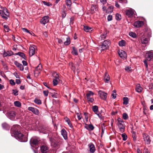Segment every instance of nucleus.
Here are the masks:
<instances>
[{
  "mask_svg": "<svg viewBox=\"0 0 153 153\" xmlns=\"http://www.w3.org/2000/svg\"><path fill=\"white\" fill-rule=\"evenodd\" d=\"M12 136H14L16 139L21 142H26L27 140V138L19 131H17L15 134H13Z\"/></svg>",
  "mask_w": 153,
  "mask_h": 153,
  "instance_id": "obj_1",
  "label": "nucleus"
},
{
  "mask_svg": "<svg viewBox=\"0 0 153 153\" xmlns=\"http://www.w3.org/2000/svg\"><path fill=\"white\" fill-rule=\"evenodd\" d=\"M146 55L147 57L146 59L144 60V62L146 68H147L148 65L147 61H150L152 59L153 57V52L151 51H149L146 53Z\"/></svg>",
  "mask_w": 153,
  "mask_h": 153,
  "instance_id": "obj_2",
  "label": "nucleus"
},
{
  "mask_svg": "<svg viewBox=\"0 0 153 153\" xmlns=\"http://www.w3.org/2000/svg\"><path fill=\"white\" fill-rule=\"evenodd\" d=\"M117 125L121 132H124V131L125 126L124 122L120 118L117 119Z\"/></svg>",
  "mask_w": 153,
  "mask_h": 153,
  "instance_id": "obj_3",
  "label": "nucleus"
},
{
  "mask_svg": "<svg viewBox=\"0 0 153 153\" xmlns=\"http://www.w3.org/2000/svg\"><path fill=\"white\" fill-rule=\"evenodd\" d=\"M52 76L53 77V84L55 86L57 85L60 81L59 76V74L55 72L52 74Z\"/></svg>",
  "mask_w": 153,
  "mask_h": 153,
  "instance_id": "obj_4",
  "label": "nucleus"
},
{
  "mask_svg": "<svg viewBox=\"0 0 153 153\" xmlns=\"http://www.w3.org/2000/svg\"><path fill=\"white\" fill-rule=\"evenodd\" d=\"M110 42L109 40H104L101 46V51H103L107 49L110 45Z\"/></svg>",
  "mask_w": 153,
  "mask_h": 153,
  "instance_id": "obj_5",
  "label": "nucleus"
},
{
  "mask_svg": "<svg viewBox=\"0 0 153 153\" xmlns=\"http://www.w3.org/2000/svg\"><path fill=\"white\" fill-rule=\"evenodd\" d=\"M50 140L51 142V146L52 147L56 148H58L59 147V145L57 141L52 138H50Z\"/></svg>",
  "mask_w": 153,
  "mask_h": 153,
  "instance_id": "obj_6",
  "label": "nucleus"
},
{
  "mask_svg": "<svg viewBox=\"0 0 153 153\" xmlns=\"http://www.w3.org/2000/svg\"><path fill=\"white\" fill-rule=\"evenodd\" d=\"M39 141L36 138H32L30 140V143L32 146L34 147L38 144Z\"/></svg>",
  "mask_w": 153,
  "mask_h": 153,
  "instance_id": "obj_7",
  "label": "nucleus"
},
{
  "mask_svg": "<svg viewBox=\"0 0 153 153\" xmlns=\"http://www.w3.org/2000/svg\"><path fill=\"white\" fill-rule=\"evenodd\" d=\"M19 128V126L18 125H15L13 126L11 130V132L12 135H13V134H15L16 132L18 131V129Z\"/></svg>",
  "mask_w": 153,
  "mask_h": 153,
  "instance_id": "obj_8",
  "label": "nucleus"
},
{
  "mask_svg": "<svg viewBox=\"0 0 153 153\" xmlns=\"http://www.w3.org/2000/svg\"><path fill=\"white\" fill-rule=\"evenodd\" d=\"M120 56L123 59H126L127 57V54L126 52L122 50H120L118 51Z\"/></svg>",
  "mask_w": 153,
  "mask_h": 153,
  "instance_id": "obj_9",
  "label": "nucleus"
},
{
  "mask_svg": "<svg viewBox=\"0 0 153 153\" xmlns=\"http://www.w3.org/2000/svg\"><path fill=\"white\" fill-rule=\"evenodd\" d=\"M94 94V93L90 91H89L87 94L88 100L91 102H93L94 101V99L92 97Z\"/></svg>",
  "mask_w": 153,
  "mask_h": 153,
  "instance_id": "obj_10",
  "label": "nucleus"
},
{
  "mask_svg": "<svg viewBox=\"0 0 153 153\" xmlns=\"http://www.w3.org/2000/svg\"><path fill=\"white\" fill-rule=\"evenodd\" d=\"M49 21V17L47 16H46L43 17L42 19H41L40 22L41 24L44 25L45 24L48 23Z\"/></svg>",
  "mask_w": 153,
  "mask_h": 153,
  "instance_id": "obj_11",
  "label": "nucleus"
},
{
  "mask_svg": "<svg viewBox=\"0 0 153 153\" xmlns=\"http://www.w3.org/2000/svg\"><path fill=\"white\" fill-rule=\"evenodd\" d=\"M144 25L143 22L142 21H137L135 22L134 23L133 25L137 28H138L143 26Z\"/></svg>",
  "mask_w": 153,
  "mask_h": 153,
  "instance_id": "obj_12",
  "label": "nucleus"
},
{
  "mask_svg": "<svg viewBox=\"0 0 153 153\" xmlns=\"http://www.w3.org/2000/svg\"><path fill=\"white\" fill-rule=\"evenodd\" d=\"M28 110L32 111L33 113L36 115H38L39 112L38 110L35 108L30 107L28 108Z\"/></svg>",
  "mask_w": 153,
  "mask_h": 153,
  "instance_id": "obj_13",
  "label": "nucleus"
},
{
  "mask_svg": "<svg viewBox=\"0 0 153 153\" xmlns=\"http://www.w3.org/2000/svg\"><path fill=\"white\" fill-rule=\"evenodd\" d=\"M98 94L101 98L103 100H105L107 98V94L103 91H100Z\"/></svg>",
  "mask_w": 153,
  "mask_h": 153,
  "instance_id": "obj_14",
  "label": "nucleus"
},
{
  "mask_svg": "<svg viewBox=\"0 0 153 153\" xmlns=\"http://www.w3.org/2000/svg\"><path fill=\"white\" fill-rule=\"evenodd\" d=\"M103 80L105 83H109L110 82V77L107 72L105 73Z\"/></svg>",
  "mask_w": 153,
  "mask_h": 153,
  "instance_id": "obj_15",
  "label": "nucleus"
},
{
  "mask_svg": "<svg viewBox=\"0 0 153 153\" xmlns=\"http://www.w3.org/2000/svg\"><path fill=\"white\" fill-rule=\"evenodd\" d=\"M143 136L145 143L148 144H150L151 140L149 138V137L146 134H143Z\"/></svg>",
  "mask_w": 153,
  "mask_h": 153,
  "instance_id": "obj_16",
  "label": "nucleus"
},
{
  "mask_svg": "<svg viewBox=\"0 0 153 153\" xmlns=\"http://www.w3.org/2000/svg\"><path fill=\"white\" fill-rule=\"evenodd\" d=\"M7 115L9 118L13 120L14 119L16 115V113L14 111H11L8 112Z\"/></svg>",
  "mask_w": 153,
  "mask_h": 153,
  "instance_id": "obj_17",
  "label": "nucleus"
},
{
  "mask_svg": "<svg viewBox=\"0 0 153 153\" xmlns=\"http://www.w3.org/2000/svg\"><path fill=\"white\" fill-rule=\"evenodd\" d=\"M134 10L132 9H130L126 11V15L128 17H132L134 13Z\"/></svg>",
  "mask_w": 153,
  "mask_h": 153,
  "instance_id": "obj_18",
  "label": "nucleus"
},
{
  "mask_svg": "<svg viewBox=\"0 0 153 153\" xmlns=\"http://www.w3.org/2000/svg\"><path fill=\"white\" fill-rule=\"evenodd\" d=\"M88 146L89 147L90 152L91 153L94 152L96 150L94 145L92 143H91L88 145Z\"/></svg>",
  "mask_w": 153,
  "mask_h": 153,
  "instance_id": "obj_19",
  "label": "nucleus"
},
{
  "mask_svg": "<svg viewBox=\"0 0 153 153\" xmlns=\"http://www.w3.org/2000/svg\"><path fill=\"white\" fill-rule=\"evenodd\" d=\"M35 48L33 46H30L29 48V54L30 56H33L35 53Z\"/></svg>",
  "mask_w": 153,
  "mask_h": 153,
  "instance_id": "obj_20",
  "label": "nucleus"
},
{
  "mask_svg": "<svg viewBox=\"0 0 153 153\" xmlns=\"http://www.w3.org/2000/svg\"><path fill=\"white\" fill-rule=\"evenodd\" d=\"M42 68V65H41L39 64L35 68V70L34 71V74H38L40 73Z\"/></svg>",
  "mask_w": 153,
  "mask_h": 153,
  "instance_id": "obj_21",
  "label": "nucleus"
},
{
  "mask_svg": "<svg viewBox=\"0 0 153 153\" xmlns=\"http://www.w3.org/2000/svg\"><path fill=\"white\" fill-rule=\"evenodd\" d=\"M93 111L97 114L99 117H100V114L98 111V107L96 105L92 107Z\"/></svg>",
  "mask_w": 153,
  "mask_h": 153,
  "instance_id": "obj_22",
  "label": "nucleus"
},
{
  "mask_svg": "<svg viewBox=\"0 0 153 153\" xmlns=\"http://www.w3.org/2000/svg\"><path fill=\"white\" fill-rule=\"evenodd\" d=\"M14 64L19 68L20 70L23 71L24 70V67L22 64L19 63L17 61L14 62Z\"/></svg>",
  "mask_w": 153,
  "mask_h": 153,
  "instance_id": "obj_23",
  "label": "nucleus"
},
{
  "mask_svg": "<svg viewBox=\"0 0 153 153\" xmlns=\"http://www.w3.org/2000/svg\"><path fill=\"white\" fill-rule=\"evenodd\" d=\"M61 132L62 135L64 139L65 140L67 139L68 138L67 134V132L63 128L62 129Z\"/></svg>",
  "mask_w": 153,
  "mask_h": 153,
  "instance_id": "obj_24",
  "label": "nucleus"
},
{
  "mask_svg": "<svg viewBox=\"0 0 153 153\" xmlns=\"http://www.w3.org/2000/svg\"><path fill=\"white\" fill-rule=\"evenodd\" d=\"M48 149V147L45 146L43 145L41 147V151L42 153H46Z\"/></svg>",
  "mask_w": 153,
  "mask_h": 153,
  "instance_id": "obj_25",
  "label": "nucleus"
},
{
  "mask_svg": "<svg viewBox=\"0 0 153 153\" xmlns=\"http://www.w3.org/2000/svg\"><path fill=\"white\" fill-rule=\"evenodd\" d=\"M143 88L140 86V84H138L136 87L135 90L138 93L142 91Z\"/></svg>",
  "mask_w": 153,
  "mask_h": 153,
  "instance_id": "obj_26",
  "label": "nucleus"
},
{
  "mask_svg": "<svg viewBox=\"0 0 153 153\" xmlns=\"http://www.w3.org/2000/svg\"><path fill=\"white\" fill-rule=\"evenodd\" d=\"M84 30L86 32H90L92 30V28L88 26H84Z\"/></svg>",
  "mask_w": 153,
  "mask_h": 153,
  "instance_id": "obj_27",
  "label": "nucleus"
},
{
  "mask_svg": "<svg viewBox=\"0 0 153 153\" xmlns=\"http://www.w3.org/2000/svg\"><path fill=\"white\" fill-rule=\"evenodd\" d=\"M97 6L95 5H92L91 7V13H94L95 11L96 10Z\"/></svg>",
  "mask_w": 153,
  "mask_h": 153,
  "instance_id": "obj_28",
  "label": "nucleus"
},
{
  "mask_svg": "<svg viewBox=\"0 0 153 153\" xmlns=\"http://www.w3.org/2000/svg\"><path fill=\"white\" fill-rule=\"evenodd\" d=\"M3 54L4 56H10L13 54V53L12 51L4 52Z\"/></svg>",
  "mask_w": 153,
  "mask_h": 153,
  "instance_id": "obj_29",
  "label": "nucleus"
},
{
  "mask_svg": "<svg viewBox=\"0 0 153 153\" xmlns=\"http://www.w3.org/2000/svg\"><path fill=\"white\" fill-rule=\"evenodd\" d=\"M113 9V7L112 6H110L106 10V12L108 13H111L112 12Z\"/></svg>",
  "mask_w": 153,
  "mask_h": 153,
  "instance_id": "obj_30",
  "label": "nucleus"
},
{
  "mask_svg": "<svg viewBox=\"0 0 153 153\" xmlns=\"http://www.w3.org/2000/svg\"><path fill=\"white\" fill-rule=\"evenodd\" d=\"M3 15L5 16H8L9 15L7 9L5 7H4L3 9Z\"/></svg>",
  "mask_w": 153,
  "mask_h": 153,
  "instance_id": "obj_31",
  "label": "nucleus"
},
{
  "mask_svg": "<svg viewBox=\"0 0 153 153\" xmlns=\"http://www.w3.org/2000/svg\"><path fill=\"white\" fill-rule=\"evenodd\" d=\"M65 119L67 123L69 125V126L71 128H73V126L72 124L71 123V122H70V121L69 119V118H68V117H66L65 118Z\"/></svg>",
  "mask_w": 153,
  "mask_h": 153,
  "instance_id": "obj_32",
  "label": "nucleus"
},
{
  "mask_svg": "<svg viewBox=\"0 0 153 153\" xmlns=\"http://www.w3.org/2000/svg\"><path fill=\"white\" fill-rule=\"evenodd\" d=\"M126 44V42L125 40H122L119 42V44L120 46H123L125 45Z\"/></svg>",
  "mask_w": 153,
  "mask_h": 153,
  "instance_id": "obj_33",
  "label": "nucleus"
},
{
  "mask_svg": "<svg viewBox=\"0 0 153 153\" xmlns=\"http://www.w3.org/2000/svg\"><path fill=\"white\" fill-rule=\"evenodd\" d=\"M3 27L4 31L6 32H8L10 30L9 27L7 25H3Z\"/></svg>",
  "mask_w": 153,
  "mask_h": 153,
  "instance_id": "obj_34",
  "label": "nucleus"
},
{
  "mask_svg": "<svg viewBox=\"0 0 153 153\" xmlns=\"http://www.w3.org/2000/svg\"><path fill=\"white\" fill-rule=\"evenodd\" d=\"M61 14L62 19L64 18L66 15V11L63 10L61 12Z\"/></svg>",
  "mask_w": 153,
  "mask_h": 153,
  "instance_id": "obj_35",
  "label": "nucleus"
},
{
  "mask_svg": "<svg viewBox=\"0 0 153 153\" xmlns=\"http://www.w3.org/2000/svg\"><path fill=\"white\" fill-rule=\"evenodd\" d=\"M72 48L73 51L72 52V53L74 55H77L78 54V53L76 49L74 47H73Z\"/></svg>",
  "mask_w": 153,
  "mask_h": 153,
  "instance_id": "obj_36",
  "label": "nucleus"
},
{
  "mask_svg": "<svg viewBox=\"0 0 153 153\" xmlns=\"http://www.w3.org/2000/svg\"><path fill=\"white\" fill-rule=\"evenodd\" d=\"M123 104L125 105L128 104V99L127 97H125L123 99Z\"/></svg>",
  "mask_w": 153,
  "mask_h": 153,
  "instance_id": "obj_37",
  "label": "nucleus"
},
{
  "mask_svg": "<svg viewBox=\"0 0 153 153\" xmlns=\"http://www.w3.org/2000/svg\"><path fill=\"white\" fill-rule=\"evenodd\" d=\"M129 35L131 37L133 38H135L136 37V34L132 32H130L129 33Z\"/></svg>",
  "mask_w": 153,
  "mask_h": 153,
  "instance_id": "obj_38",
  "label": "nucleus"
},
{
  "mask_svg": "<svg viewBox=\"0 0 153 153\" xmlns=\"http://www.w3.org/2000/svg\"><path fill=\"white\" fill-rule=\"evenodd\" d=\"M0 15L3 19H7V17L6 16L3 15V10H0Z\"/></svg>",
  "mask_w": 153,
  "mask_h": 153,
  "instance_id": "obj_39",
  "label": "nucleus"
},
{
  "mask_svg": "<svg viewBox=\"0 0 153 153\" xmlns=\"http://www.w3.org/2000/svg\"><path fill=\"white\" fill-rule=\"evenodd\" d=\"M65 3L68 7H70L71 6L72 3L70 0H66Z\"/></svg>",
  "mask_w": 153,
  "mask_h": 153,
  "instance_id": "obj_40",
  "label": "nucleus"
},
{
  "mask_svg": "<svg viewBox=\"0 0 153 153\" xmlns=\"http://www.w3.org/2000/svg\"><path fill=\"white\" fill-rule=\"evenodd\" d=\"M34 101L38 105L41 104L42 103L41 100L38 99H35Z\"/></svg>",
  "mask_w": 153,
  "mask_h": 153,
  "instance_id": "obj_41",
  "label": "nucleus"
},
{
  "mask_svg": "<svg viewBox=\"0 0 153 153\" xmlns=\"http://www.w3.org/2000/svg\"><path fill=\"white\" fill-rule=\"evenodd\" d=\"M15 105L17 107H20L21 106V103L19 101H16L14 102Z\"/></svg>",
  "mask_w": 153,
  "mask_h": 153,
  "instance_id": "obj_42",
  "label": "nucleus"
},
{
  "mask_svg": "<svg viewBox=\"0 0 153 153\" xmlns=\"http://www.w3.org/2000/svg\"><path fill=\"white\" fill-rule=\"evenodd\" d=\"M141 43L143 44H146L148 42V39H141Z\"/></svg>",
  "mask_w": 153,
  "mask_h": 153,
  "instance_id": "obj_43",
  "label": "nucleus"
},
{
  "mask_svg": "<svg viewBox=\"0 0 153 153\" xmlns=\"http://www.w3.org/2000/svg\"><path fill=\"white\" fill-rule=\"evenodd\" d=\"M69 66L74 71L75 69V68L74 66V64L72 62H71L69 64Z\"/></svg>",
  "mask_w": 153,
  "mask_h": 153,
  "instance_id": "obj_44",
  "label": "nucleus"
},
{
  "mask_svg": "<svg viewBox=\"0 0 153 153\" xmlns=\"http://www.w3.org/2000/svg\"><path fill=\"white\" fill-rule=\"evenodd\" d=\"M128 118V116L126 113H124L123 114V118L125 120H126Z\"/></svg>",
  "mask_w": 153,
  "mask_h": 153,
  "instance_id": "obj_45",
  "label": "nucleus"
},
{
  "mask_svg": "<svg viewBox=\"0 0 153 153\" xmlns=\"http://www.w3.org/2000/svg\"><path fill=\"white\" fill-rule=\"evenodd\" d=\"M42 2L43 4L47 6H50L52 5V4L50 2H47L44 1H42Z\"/></svg>",
  "mask_w": 153,
  "mask_h": 153,
  "instance_id": "obj_46",
  "label": "nucleus"
},
{
  "mask_svg": "<svg viewBox=\"0 0 153 153\" xmlns=\"http://www.w3.org/2000/svg\"><path fill=\"white\" fill-rule=\"evenodd\" d=\"M16 54L21 56L23 58H25V54L21 52H19Z\"/></svg>",
  "mask_w": 153,
  "mask_h": 153,
  "instance_id": "obj_47",
  "label": "nucleus"
},
{
  "mask_svg": "<svg viewBox=\"0 0 153 153\" xmlns=\"http://www.w3.org/2000/svg\"><path fill=\"white\" fill-rule=\"evenodd\" d=\"M70 43V39H67V40L66 41L64 42V44L65 45H68Z\"/></svg>",
  "mask_w": 153,
  "mask_h": 153,
  "instance_id": "obj_48",
  "label": "nucleus"
},
{
  "mask_svg": "<svg viewBox=\"0 0 153 153\" xmlns=\"http://www.w3.org/2000/svg\"><path fill=\"white\" fill-rule=\"evenodd\" d=\"M121 15L118 14L117 13L116 15V19L117 20H120L121 19Z\"/></svg>",
  "mask_w": 153,
  "mask_h": 153,
  "instance_id": "obj_49",
  "label": "nucleus"
},
{
  "mask_svg": "<svg viewBox=\"0 0 153 153\" xmlns=\"http://www.w3.org/2000/svg\"><path fill=\"white\" fill-rule=\"evenodd\" d=\"M122 136L123 137V139L124 140H126L127 139V135L125 134H123L122 135Z\"/></svg>",
  "mask_w": 153,
  "mask_h": 153,
  "instance_id": "obj_50",
  "label": "nucleus"
},
{
  "mask_svg": "<svg viewBox=\"0 0 153 153\" xmlns=\"http://www.w3.org/2000/svg\"><path fill=\"white\" fill-rule=\"evenodd\" d=\"M76 114L77 115L78 120H81V118H82V117L81 116V114L78 113H76Z\"/></svg>",
  "mask_w": 153,
  "mask_h": 153,
  "instance_id": "obj_51",
  "label": "nucleus"
},
{
  "mask_svg": "<svg viewBox=\"0 0 153 153\" xmlns=\"http://www.w3.org/2000/svg\"><path fill=\"white\" fill-rule=\"evenodd\" d=\"M112 15H109L107 17V19L108 21H109L112 20Z\"/></svg>",
  "mask_w": 153,
  "mask_h": 153,
  "instance_id": "obj_52",
  "label": "nucleus"
},
{
  "mask_svg": "<svg viewBox=\"0 0 153 153\" xmlns=\"http://www.w3.org/2000/svg\"><path fill=\"white\" fill-rule=\"evenodd\" d=\"M132 137L133 138V140H135L136 139V134L134 132H132Z\"/></svg>",
  "mask_w": 153,
  "mask_h": 153,
  "instance_id": "obj_53",
  "label": "nucleus"
},
{
  "mask_svg": "<svg viewBox=\"0 0 153 153\" xmlns=\"http://www.w3.org/2000/svg\"><path fill=\"white\" fill-rule=\"evenodd\" d=\"M10 84L12 85H14L15 84V83L13 79H10Z\"/></svg>",
  "mask_w": 153,
  "mask_h": 153,
  "instance_id": "obj_54",
  "label": "nucleus"
},
{
  "mask_svg": "<svg viewBox=\"0 0 153 153\" xmlns=\"http://www.w3.org/2000/svg\"><path fill=\"white\" fill-rule=\"evenodd\" d=\"M89 128L91 130H93L94 128V126L91 124H90L88 125Z\"/></svg>",
  "mask_w": 153,
  "mask_h": 153,
  "instance_id": "obj_55",
  "label": "nucleus"
},
{
  "mask_svg": "<svg viewBox=\"0 0 153 153\" xmlns=\"http://www.w3.org/2000/svg\"><path fill=\"white\" fill-rule=\"evenodd\" d=\"M43 93L45 96H47L48 94V91H44Z\"/></svg>",
  "mask_w": 153,
  "mask_h": 153,
  "instance_id": "obj_56",
  "label": "nucleus"
},
{
  "mask_svg": "<svg viewBox=\"0 0 153 153\" xmlns=\"http://www.w3.org/2000/svg\"><path fill=\"white\" fill-rule=\"evenodd\" d=\"M22 30L23 31L27 32L29 33H30V31L28 30L27 29L25 28H22Z\"/></svg>",
  "mask_w": 153,
  "mask_h": 153,
  "instance_id": "obj_57",
  "label": "nucleus"
},
{
  "mask_svg": "<svg viewBox=\"0 0 153 153\" xmlns=\"http://www.w3.org/2000/svg\"><path fill=\"white\" fill-rule=\"evenodd\" d=\"M125 69L126 71H129L131 70V68L129 67L128 66L126 67Z\"/></svg>",
  "mask_w": 153,
  "mask_h": 153,
  "instance_id": "obj_58",
  "label": "nucleus"
},
{
  "mask_svg": "<svg viewBox=\"0 0 153 153\" xmlns=\"http://www.w3.org/2000/svg\"><path fill=\"white\" fill-rule=\"evenodd\" d=\"M143 113L145 114H146V112L147 111V109H146V107L145 106H144L143 108Z\"/></svg>",
  "mask_w": 153,
  "mask_h": 153,
  "instance_id": "obj_59",
  "label": "nucleus"
},
{
  "mask_svg": "<svg viewBox=\"0 0 153 153\" xmlns=\"http://www.w3.org/2000/svg\"><path fill=\"white\" fill-rule=\"evenodd\" d=\"M84 114L85 115V118L86 120V121H88V117L87 116V114L86 113H84Z\"/></svg>",
  "mask_w": 153,
  "mask_h": 153,
  "instance_id": "obj_60",
  "label": "nucleus"
},
{
  "mask_svg": "<svg viewBox=\"0 0 153 153\" xmlns=\"http://www.w3.org/2000/svg\"><path fill=\"white\" fill-rule=\"evenodd\" d=\"M111 96L113 99H115L116 97V94H114V93H112Z\"/></svg>",
  "mask_w": 153,
  "mask_h": 153,
  "instance_id": "obj_61",
  "label": "nucleus"
},
{
  "mask_svg": "<svg viewBox=\"0 0 153 153\" xmlns=\"http://www.w3.org/2000/svg\"><path fill=\"white\" fill-rule=\"evenodd\" d=\"M119 2L120 3H126L127 1L126 0H119Z\"/></svg>",
  "mask_w": 153,
  "mask_h": 153,
  "instance_id": "obj_62",
  "label": "nucleus"
},
{
  "mask_svg": "<svg viewBox=\"0 0 153 153\" xmlns=\"http://www.w3.org/2000/svg\"><path fill=\"white\" fill-rule=\"evenodd\" d=\"M16 84H19L21 83V81L19 79H16Z\"/></svg>",
  "mask_w": 153,
  "mask_h": 153,
  "instance_id": "obj_63",
  "label": "nucleus"
},
{
  "mask_svg": "<svg viewBox=\"0 0 153 153\" xmlns=\"http://www.w3.org/2000/svg\"><path fill=\"white\" fill-rule=\"evenodd\" d=\"M13 94L15 95H17L18 94V91L16 90H13Z\"/></svg>",
  "mask_w": 153,
  "mask_h": 153,
  "instance_id": "obj_64",
  "label": "nucleus"
}]
</instances>
